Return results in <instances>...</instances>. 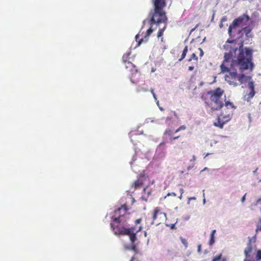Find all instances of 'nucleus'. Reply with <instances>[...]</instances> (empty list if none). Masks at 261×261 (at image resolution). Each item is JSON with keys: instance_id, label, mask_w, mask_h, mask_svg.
Segmentation results:
<instances>
[{"instance_id": "1", "label": "nucleus", "mask_w": 261, "mask_h": 261, "mask_svg": "<svg viewBox=\"0 0 261 261\" xmlns=\"http://www.w3.org/2000/svg\"><path fill=\"white\" fill-rule=\"evenodd\" d=\"M252 30L253 27L249 25L242 28L238 30V37L235 39H228L223 45L224 49L227 52L224 54L223 62H229L239 50L237 59L232 60L231 66L232 67L238 66L242 72L247 69L252 71L254 68L252 49L248 47L243 48L244 36L247 39L252 38Z\"/></svg>"}, {"instance_id": "2", "label": "nucleus", "mask_w": 261, "mask_h": 261, "mask_svg": "<svg viewBox=\"0 0 261 261\" xmlns=\"http://www.w3.org/2000/svg\"><path fill=\"white\" fill-rule=\"evenodd\" d=\"M127 217L128 214L125 206H122L115 211L114 216L112 218L110 224L115 234L129 236L137 229L139 226L137 224L141 222L142 219L136 220V225L130 227L127 222Z\"/></svg>"}, {"instance_id": "3", "label": "nucleus", "mask_w": 261, "mask_h": 261, "mask_svg": "<svg viewBox=\"0 0 261 261\" xmlns=\"http://www.w3.org/2000/svg\"><path fill=\"white\" fill-rule=\"evenodd\" d=\"M224 92L223 90L218 87L202 94L201 98L204 102L205 108L212 111L220 110L224 106L222 99Z\"/></svg>"}, {"instance_id": "4", "label": "nucleus", "mask_w": 261, "mask_h": 261, "mask_svg": "<svg viewBox=\"0 0 261 261\" xmlns=\"http://www.w3.org/2000/svg\"><path fill=\"white\" fill-rule=\"evenodd\" d=\"M227 62H223L220 66L222 72H226L224 76L225 81L231 86L236 87L248 81H249L251 77L245 75L244 74H238L234 69L235 66L228 67L226 64Z\"/></svg>"}, {"instance_id": "5", "label": "nucleus", "mask_w": 261, "mask_h": 261, "mask_svg": "<svg viewBox=\"0 0 261 261\" xmlns=\"http://www.w3.org/2000/svg\"><path fill=\"white\" fill-rule=\"evenodd\" d=\"M153 4L154 9L149 14L151 17L149 21L150 24L161 23L166 24L168 18L166 13L163 10L166 6V0H153Z\"/></svg>"}, {"instance_id": "6", "label": "nucleus", "mask_w": 261, "mask_h": 261, "mask_svg": "<svg viewBox=\"0 0 261 261\" xmlns=\"http://www.w3.org/2000/svg\"><path fill=\"white\" fill-rule=\"evenodd\" d=\"M226 109L221 112L218 116L217 121L214 123V125L218 126L220 128H222L225 123L229 121L232 116V111L229 110L230 108L231 110L236 109L232 102L226 101L225 103Z\"/></svg>"}, {"instance_id": "7", "label": "nucleus", "mask_w": 261, "mask_h": 261, "mask_svg": "<svg viewBox=\"0 0 261 261\" xmlns=\"http://www.w3.org/2000/svg\"><path fill=\"white\" fill-rule=\"evenodd\" d=\"M250 19L249 16L247 14L243 15L235 18L229 26L228 33L230 37H234L233 35V30L237 28L247 25V22Z\"/></svg>"}, {"instance_id": "8", "label": "nucleus", "mask_w": 261, "mask_h": 261, "mask_svg": "<svg viewBox=\"0 0 261 261\" xmlns=\"http://www.w3.org/2000/svg\"><path fill=\"white\" fill-rule=\"evenodd\" d=\"M256 253V245L252 243L251 239H249L248 243L244 250L245 258L244 261H256L254 255Z\"/></svg>"}, {"instance_id": "9", "label": "nucleus", "mask_w": 261, "mask_h": 261, "mask_svg": "<svg viewBox=\"0 0 261 261\" xmlns=\"http://www.w3.org/2000/svg\"><path fill=\"white\" fill-rule=\"evenodd\" d=\"M142 229V226L140 225L137 228V229L134 232H133L131 234L128 236L129 237V239L131 242V246H130V250H133L135 252H137L138 249L137 248L136 245L135 244V242L137 240V233L140 231Z\"/></svg>"}, {"instance_id": "10", "label": "nucleus", "mask_w": 261, "mask_h": 261, "mask_svg": "<svg viewBox=\"0 0 261 261\" xmlns=\"http://www.w3.org/2000/svg\"><path fill=\"white\" fill-rule=\"evenodd\" d=\"M147 178V176L145 175L141 174L140 175L139 178L135 181L132 185V188H134V190H135L137 189L140 188L144 182L146 181Z\"/></svg>"}, {"instance_id": "11", "label": "nucleus", "mask_w": 261, "mask_h": 261, "mask_svg": "<svg viewBox=\"0 0 261 261\" xmlns=\"http://www.w3.org/2000/svg\"><path fill=\"white\" fill-rule=\"evenodd\" d=\"M248 87L250 89V91L248 93L245 94L244 96V100L247 101L248 102L249 101L251 100V99H252L255 93L254 90V85L252 81H250L249 82Z\"/></svg>"}, {"instance_id": "12", "label": "nucleus", "mask_w": 261, "mask_h": 261, "mask_svg": "<svg viewBox=\"0 0 261 261\" xmlns=\"http://www.w3.org/2000/svg\"><path fill=\"white\" fill-rule=\"evenodd\" d=\"M128 55H129L123 56V62L126 68H129L130 70H132V69L135 68V65L131 62L127 61Z\"/></svg>"}, {"instance_id": "13", "label": "nucleus", "mask_w": 261, "mask_h": 261, "mask_svg": "<svg viewBox=\"0 0 261 261\" xmlns=\"http://www.w3.org/2000/svg\"><path fill=\"white\" fill-rule=\"evenodd\" d=\"M159 214L163 215L165 217L166 216V215L165 213H162V212H160V210H159V207H156L154 210L153 213L152 218H153V220H156V219L157 218V216Z\"/></svg>"}, {"instance_id": "14", "label": "nucleus", "mask_w": 261, "mask_h": 261, "mask_svg": "<svg viewBox=\"0 0 261 261\" xmlns=\"http://www.w3.org/2000/svg\"><path fill=\"white\" fill-rule=\"evenodd\" d=\"M167 28V23L165 24L164 27L163 28L160 29L158 31V34H157V37L158 38L161 37L164 34V32L165 30H166Z\"/></svg>"}, {"instance_id": "15", "label": "nucleus", "mask_w": 261, "mask_h": 261, "mask_svg": "<svg viewBox=\"0 0 261 261\" xmlns=\"http://www.w3.org/2000/svg\"><path fill=\"white\" fill-rule=\"evenodd\" d=\"M192 60H194L195 61L194 63H195V64L196 65H197V64H198V57H197V56L196 55V54L195 53H193L191 55L190 57L188 59V61L189 62H190Z\"/></svg>"}, {"instance_id": "16", "label": "nucleus", "mask_w": 261, "mask_h": 261, "mask_svg": "<svg viewBox=\"0 0 261 261\" xmlns=\"http://www.w3.org/2000/svg\"><path fill=\"white\" fill-rule=\"evenodd\" d=\"M188 50V48L187 46H186L182 51L181 58L178 59V61L179 62L181 61L186 56V55L187 54Z\"/></svg>"}, {"instance_id": "17", "label": "nucleus", "mask_w": 261, "mask_h": 261, "mask_svg": "<svg viewBox=\"0 0 261 261\" xmlns=\"http://www.w3.org/2000/svg\"><path fill=\"white\" fill-rule=\"evenodd\" d=\"M256 261L261 260V250H258L256 253Z\"/></svg>"}, {"instance_id": "18", "label": "nucleus", "mask_w": 261, "mask_h": 261, "mask_svg": "<svg viewBox=\"0 0 261 261\" xmlns=\"http://www.w3.org/2000/svg\"><path fill=\"white\" fill-rule=\"evenodd\" d=\"M153 29L151 28H150L149 29L147 30L146 32V34L145 36V38L146 39V41L147 40V38H148L149 35L153 32Z\"/></svg>"}, {"instance_id": "19", "label": "nucleus", "mask_w": 261, "mask_h": 261, "mask_svg": "<svg viewBox=\"0 0 261 261\" xmlns=\"http://www.w3.org/2000/svg\"><path fill=\"white\" fill-rule=\"evenodd\" d=\"M164 134L168 136L171 138L172 137L173 132L171 129H166L164 132Z\"/></svg>"}, {"instance_id": "20", "label": "nucleus", "mask_w": 261, "mask_h": 261, "mask_svg": "<svg viewBox=\"0 0 261 261\" xmlns=\"http://www.w3.org/2000/svg\"><path fill=\"white\" fill-rule=\"evenodd\" d=\"M139 37H140V36H139V35H138V34L135 37L136 41L138 42V45H140L141 44V43L142 42H143V39H141L140 40H139Z\"/></svg>"}, {"instance_id": "21", "label": "nucleus", "mask_w": 261, "mask_h": 261, "mask_svg": "<svg viewBox=\"0 0 261 261\" xmlns=\"http://www.w3.org/2000/svg\"><path fill=\"white\" fill-rule=\"evenodd\" d=\"M222 257V254H220L216 256H215L212 261H219Z\"/></svg>"}, {"instance_id": "22", "label": "nucleus", "mask_w": 261, "mask_h": 261, "mask_svg": "<svg viewBox=\"0 0 261 261\" xmlns=\"http://www.w3.org/2000/svg\"><path fill=\"white\" fill-rule=\"evenodd\" d=\"M168 196H172L173 197H175L176 196V194H175V193L174 192H172V193H168L166 196H164V199H165L167 198V197Z\"/></svg>"}, {"instance_id": "23", "label": "nucleus", "mask_w": 261, "mask_h": 261, "mask_svg": "<svg viewBox=\"0 0 261 261\" xmlns=\"http://www.w3.org/2000/svg\"><path fill=\"white\" fill-rule=\"evenodd\" d=\"M186 127L185 125H181L177 129L175 130V133H177L181 130H185V129H186Z\"/></svg>"}, {"instance_id": "24", "label": "nucleus", "mask_w": 261, "mask_h": 261, "mask_svg": "<svg viewBox=\"0 0 261 261\" xmlns=\"http://www.w3.org/2000/svg\"><path fill=\"white\" fill-rule=\"evenodd\" d=\"M227 19L226 18L225 16L223 17L221 20V22L219 24V27L220 28H222L223 27V21H226Z\"/></svg>"}, {"instance_id": "25", "label": "nucleus", "mask_w": 261, "mask_h": 261, "mask_svg": "<svg viewBox=\"0 0 261 261\" xmlns=\"http://www.w3.org/2000/svg\"><path fill=\"white\" fill-rule=\"evenodd\" d=\"M215 243V238L213 236H211L210 237V240L209 242L210 245L212 246Z\"/></svg>"}, {"instance_id": "26", "label": "nucleus", "mask_w": 261, "mask_h": 261, "mask_svg": "<svg viewBox=\"0 0 261 261\" xmlns=\"http://www.w3.org/2000/svg\"><path fill=\"white\" fill-rule=\"evenodd\" d=\"M181 242H182V244L185 245V246L186 247H187V246H188V242H187V241L185 239H182L181 240Z\"/></svg>"}, {"instance_id": "27", "label": "nucleus", "mask_w": 261, "mask_h": 261, "mask_svg": "<svg viewBox=\"0 0 261 261\" xmlns=\"http://www.w3.org/2000/svg\"><path fill=\"white\" fill-rule=\"evenodd\" d=\"M179 137V136H176V137H172L170 138V140H176L177 139H178Z\"/></svg>"}, {"instance_id": "28", "label": "nucleus", "mask_w": 261, "mask_h": 261, "mask_svg": "<svg viewBox=\"0 0 261 261\" xmlns=\"http://www.w3.org/2000/svg\"><path fill=\"white\" fill-rule=\"evenodd\" d=\"M201 245H199L198 246V252L199 253H201Z\"/></svg>"}, {"instance_id": "29", "label": "nucleus", "mask_w": 261, "mask_h": 261, "mask_svg": "<svg viewBox=\"0 0 261 261\" xmlns=\"http://www.w3.org/2000/svg\"><path fill=\"white\" fill-rule=\"evenodd\" d=\"M194 66H189V68H188V70H189V71H192V70H194Z\"/></svg>"}, {"instance_id": "30", "label": "nucleus", "mask_w": 261, "mask_h": 261, "mask_svg": "<svg viewBox=\"0 0 261 261\" xmlns=\"http://www.w3.org/2000/svg\"><path fill=\"white\" fill-rule=\"evenodd\" d=\"M215 232H216V230H213L211 232V236H213V237H214V235H215Z\"/></svg>"}, {"instance_id": "31", "label": "nucleus", "mask_w": 261, "mask_h": 261, "mask_svg": "<svg viewBox=\"0 0 261 261\" xmlns=\"http://www.w3.org/2000/svg\"><path fill=\"white\" fill-rule=\"evenodd\" d=\"M139 91H144V92H147V90L146 89H144V88H141L139 90H138Z\"/></svg>"}, {"instance_id": "32", "label": "nucleus", "mask_w": 261, "mask_h": 261, "mask_svg": "<svg viewBox=\"0 0 261 261\" xmlns=\"http://www.w3.org/2000/svg\"><path fill=\"white\" fill-rule=\"evenodd\" d=\"M245 196H246V194H245V195H244L243 196V197L242 198V199H241V201H242V202H244L245 201Z\"/></svg>"}, {"instance_id": "33", "label": "nucleus", "mask_w": 261, "mask_h": 261, "mask_svg": "<svg viewBox=\"0 0 261 261\" xmlns=\"http://www.w3.org/2000/svg\"><path fill=\"white\" fill-rule=\"evenodd\" d=\"M171 229H174L175 228V224H172L170 226Z\"/></svg>"}, {"instance_id": "34", "label": "nucleus", "mask_w": 261, "mask_h": 261, "mask_svg": "<svg viewBox=\"0 0 261 261\" xmlns=\"http://www.w3.org/2000/svg\"><path fill=\"white\" fill-rule=\"evenodd\" d=\"M179 192L180 193V194L182 195L184 192V189L182 188H180L179 189Z\"/></svg>"}, {"instance_id": "35", "label": "nucleus", "mask_w": 261, "mask_h": 261, "mask_svg": "<svg viewBox=\"0 0 261 261\" xmlns=\"http://www.w3.org/2000/svg\"><path fill=\"white\" fill-rule=\"evenodd\" d=\"M198 24H197V25L195 26V28H193V29L191 30L190 33H191V32H192L194 31H195V30L196 29V28L198 27Z\"/></svg>"}, {"instance_id": "36", "label": "nucleus", "mask_w": 261, "mask_h": 261, "mask_svg": "<svg viewBox=\"0 0 261 261\" xmlns=\"http://www.w3.org/2000/svg\"><path fill=\"white\" fill-rule=\"evenodd\" d=\"M199 49L200 50V56H202L203 55V50L201 48H199Z\"/></svg>"}, {"instance_id": "37", "label": "nucleus", "mask_w": 261, "mask_h": 261, "mask_svg": "<svg viewBox=\"0 0 261 261\" xmlns=\"http://www.w3.org/2000/svg\"><path fill=\"white\" fill-rule=\"evenodd\" d=\"M151 93L152 94V95H153V97H154L155 98H155V94H154V93L153 89H151Z\"/></svg>"}, {"instance_id": "38", "label": "nucleus", "mask_w": 261, "mask_h": 261, "mask_svg": "<svg viewBox=\"0 0 261 261\" xmlns=\"http://www.w3.org/2000/svg\"><path fill=\"white\" fill-rule=\"evenodd\" d=\"M146 189H147V187H145V188H144L143 189V192H144V193H145L146 190Z\"/></svg>"}, {"instance_id": "39", "label": "nucleus", "mask_w": 261, "mask_h": 261, "mask_svg": "<svg viewBox=\"0 0 261 261\" xmlns=\"http://www.w3.org/2000/svg\"><path fill=\"white\" fill-rule=\"evenodd\" d=\"M182 195L180 194V195L179 196V198L180 199H182Z\"/></svg>"}, {"instance_id": "40", "label": "nucleus", "mask_w": 261, "mask_h": 261, "mask_svg": "<svg viewBox=\"0 0 261 261\" xmlns=\"http://www.w3.org/2000/svg\"><path fill=\"white\" fill-rule=\"evenodd\" d=\"M126 249L128 250H130V246H127L126 247Z\"/></svg>"}, {"instance_id": "41", "label": "nucleus", "mask_w": 261, "mask_h": 261, "mask_svg": "<svg viewBox=\"0 0 261 261\" xmlns=\"http://www.w3.org/2000/svg\"><path fill=\"white\" fill-rule=\"evenodd\" d=\"M189 199H195V197H192V198H189Z\"/></svg>"}, {"instance_id": "42", "label": "nucleus", "mask_w": 261, "mask_h": 261, "mask_svg": "<svg viewBox=\"0 0 261 261\" xmlns=\"http://www.w3.org/2000/svg\"><path fill=\"white\" fill-rule=\"evenodd\" d=\"M222 261H226V259L225 258H223Z\"/></svg>"}, {"instance_id": "43", "label": "nucleus", "mask_w": 261, "mask_h": 261, "mask_svg": "<svg viewBox=\"0 0 261 261\" xmlns=\"http://www.w3.org/2000/svg\"><path fill=\"white\" fill-rule=\"evenodd\" d=\"M154 71H155V70H154L153 69H152V70H151L152 72H154Z\"/></svg>"}, {"instance_id": "44", "label": "nucleus", "mask_w": 261, "mask_h": 261, "mask_svg": "<svg viewBox=\"0 0 261 261\" xmlns=\"http://www.w3.org/2000/svg\"><path fill=\"white\" fill-rule=\"evenodd\" d=\"M163 41V38H161V41L162 42Z\"/></svg>"}, {"instance_id": "45", "label": "nucleus", "mask_w": 261, "mask_h": 261, "mask_svg": "<svg viewBox=\"0 0 261 261\" xmlns=\"http://www.w3.org/2000/svg\"><path fill=\"white\" fill-rule=\"evenodd\" d=\"M150 192H148V195H150Z\"/></svg>"}, {"instance_id": "46", "label": "nucleus", "mask_w": 261, "mask_h": 261, "mask_svg": "<svg viewBox=\"0 0 261 261\" xmlns=\"http://www.w3.org/2000/svg\"><path fill=\"white\" fill-rule=\"evenodd\" d=\"M167 119H169V120H170V118H169V117H167Z\"/></svg>"}]
</instances>
